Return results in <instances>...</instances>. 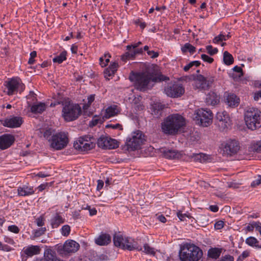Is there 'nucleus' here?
<instances>
[{
  "instance_id": "obj_37",
  "label": "nucleus",
  "mask_w": 261,
  "mask_h": 261,
  "mask_svg": "<svg viewBox=\"0 0 261 261\" xmlns=\"http://www.w3.org/2000/svg\"><path fill=\"white\" fill-rule=\"evenodd\" d=\"M197 81L198 82L199 88L202 89H207L206 84L205 77L201 74H199L197 76Z\"/></svg>"
},
{
  "instance_id": "obj_58",
  "label": "nucleus",
  "mask_w": 261,
  "mask_h": 261,
  "mask_svg": "<svg viewBox=\"0 0 261 261\" xmlns=\"http://www.w3.org/2000/svg\"><path fill=\"white\" fill-rule=\"evenodd\" d=\"M148 55L150 56V57L152 59H154L157 58L159 56V54L157 51H154L153 50H149L147 52Z\"/></svg>"
},
{
  "instance_id": "obj_61",
  "label": "nucleus",
  "mask_w": 261,
  "mask_h": 261,
  "mask_svg": "<svg viewBox=\"0 0 261 261\" xmlns=\"http://www.w3.org/2000/svg\"><path fill=\"white\" fill-rule=\"evenodd\" d=\"M104 56V60H105V63L104 66H106L108 65L109 62H110V58L111 57V55L108 53H106L103 55Z\"/></svg>"
},
{
  "instance_id": "obj_14",
  "label": "nucleus",
  "mask_w": 261,
  "mask_h": 261,
  "mask_svg": "<svg viewBox=\"0 0 261 261\" xmlns=\"http://www.w3.org/2000/svg\"><path fill=\"white\" fill-rule=\"evenodd\" d=\"M240 146L238 141L229 140L226 141L223 148V153L229 156L236 154L240 150Z\"/></svg>"
},
{
  "instance_id": "obj_41",
  "label": "nucleus",
  "mask_w": 261,
  "mask_h": 261,
  "mask_svg": "<svg viewBox=\"0 0 261 261\" xmlns=\"http://www.w3.org/2000/svg\"><path fill=\"white\" fill-rule=\"evenodd\" d=\"M144 250L143 251L146 254L154 255L155 254L154 249L151 247L148 244L146 243L144 245Z\"/></svg>"
},
{
  "instance_id": "obj_21",
  "label": "nucleus",
  "mask_w": 261,
  "mask_h": 261,
  "mask_svg": "<svg viewBox=\"0 0 261 261\" xmlns=\"http://www.w3.org/2000/svg\"><path fill=\"white\" fill-rule=\"evenodd\" d=\"M111 241V236L107 233H102L95 240V243L99 246H105L109 244Z\"/></svg>"
},
{
  "instance_id": "obj_50",
  "label": "nucleus",
  "mask_w": 261,
  "mask_h": 261,
  "mask_svg": "<svg viewBox=\"0 0 261 261\" xmlns=\"http://www.w3.org/2000/svg\"><path fill=\"white\" fill-rule=\"evenodd\" d=\"M201 58L203 61L206 62L210 64L212 63L214 61V59L213 58H211L205 54H202L201 55Z\"/></svg>"
},
{
  "instance_id": "obj_48",
  "label": "nucleus",
  "mask_w": 261,
  "mask_h": 261,
  "mask_svg": "<svg viewBox=\"0 0 261 261\" xmlns=\"http://www.w3.org/2000/svg\"><path fill=\"white\" fill-rule=\"evenodd\" d=\"M177 216L181 221H185L186 220V218H190L191 217L190 216H189L186 214H182L181 211L177 212Z\"/></svg>"
},
{
  "instance_id": "obj_16",
  "label": "nucleus",
  "mask_w": 261,
  "mask_h": 261,
  "mask_svg": "<svg viewBox=\"0 0 261 261\" xmlns=\"http://www.w3.org/2000/svg\"><path fill=\"white\" fill-rule=\"evenodd\" d=\"M23 123L22 118L18 116H11L4 120L3 125L5 126L15 128L19 127Z\"/></svg>"
},
{
  "instance_id": "obj_43",
  "label": "nucleus",
  "mask_w": 261,
  "mask_h": 261,
  "mask_svg": "<svg viewBox=\"0 0 261 261\" xmlns=\"http://www.w3.org/2000/svg\"><path fill=\"white\" fill-rule=\"evenodd\" d=\"M115 72H116L110 69L109 67H108L105 69L103 72L105 77L109 80V77L113 76Z\"/></svg>"
},
{
  "instance_id": "obj_42",
  "label": "nucleus",
  "mask_w": 261,
  "mask_h": 261,
  "mask_svg": "<svg viewBox=\"0 0 261 261\" xmlns=\"http://www.w3.org/2000/svg\"><path fill=\"white\" fill-rule=\"evenodd\" d=\"M200 64V62L199 61L191 62L184 67V70L185 71H188L193 66H195L196 67H198Z\"/></svg>"
},
{
  "instance_id": "obj_13",
  "label": "nucleus",
  "mask_w": 261,
  "mask_h": 261,
  "mask_svg": "<svg viewBox=\"0 0 261 261\" xmlns=\"http://www.w3.org/2000/svg\"><path fill=\"white\" fill-rule=\"evenodd\" d=\"M216 123L221 131L227 130L231 125V121L229 115L225 111L219 112L216 116Z\"/></svg>"
},
{
  "instance_id": "obj_9",
  "label": "nucleus",
  "mask_w": 261,
  "mask_h": 261,
  "mask_svg": "<svg viewBox=\"0 0 261 261\" xmlns=\"http://www.w3.org/2000/svg\"><path fill=\"white\" fill-rule=\"evenodd\" d=\"M94 139L90 136H84L79 138L76 142L74 143V147L81 151H87L94 148L95 143L94 142Z\"/></svg>"
},
{
  "instance_id": "obj_38",
  "label": "nucleus",
  "mask_w": 261,
  "mask_h": 261,
  "mask_svg": "<svg viewBox=\"0 0 261 261\" xmlns=\"http://www.w3.org/2000/svg\"><path fill=\"white\" fill-rule=\"evenodd\" d=\"M250 149L251 151L253 152H259L261 151V141L252 143Z\"/></svg>"
},
{
  "instance_id": "obj_19",
  "label": "nucleus",
  "mask_w": 261,
  "mask_h": 261,
  "mask_svg": "<svg viewBox=\"0 0 261 261\" xmlns=\"http://www.w3.org/2000/svg\"><path fill=\"white\" fill-rule=\"evenodd\" d=\"M123 244L124 247H123L122 249L124 250L129 251L136 250L139 251L142 250V247L139 245L138 242L131 238L126 237Z\"/></svg>"
},
{
  "instance_id": "obj_35",
  "label": "nucleus",
  "mask_w": 261,
  "mask_h": 261,
  "mask_svg": "<svg viewBox=\"0 0 261 261\" xmlns=\"http://www.w3.org/2000/svg\"><path fill=\"white\" fill-rule=\"evenodd\" d=\"M67 51L65 50L61 52L59 55L55 57L53 61L54 63H58L59 64L62 63L64 61L66 60Z\"/></svg>"
},
{
  "instance_id": "obj_44",
  "label": "nucleus",
  "mask_w": 261,
  "mask_h": 261,
  "mask_svg": "<svg viewBox=\"0 0 261 261\" xmlns=\"http://www.w3.org/2000/svg\"><path fill=\"white\" fill-rule=\"evenodd\" d=\"M206 49L207 53L211 56H213L218 52V49L217 48H213L211 45L206 46Z\"/></svg>"
},
{
  "instance_id": "obj_34",
  "label": "nucleus",
  "mask_w": 261,
  "mask_h": 261,
  "mask_svg": "<svg viewBox=\"0 0 261 261\" xmlns=\"http://www.w3.org/2000/svg\"><path fill=\"white\" fill-rule=\"evenodd\" d=\"M116 106H114V107H109L106 110V112L104 117L108 119L111 117L115 116L117 114V112H116Z\"/></svg>"
},
{
  "instance_id": "obj_63",
  "label": "nucleus",
  "mask_w": 261,
  "mask_h": 261,
  "mask_svg": "<svg viewBox=\"0 0 261 261\" xmlns=\"http://www.w3.org/2000/svg\"><path fill=\"white\" fill-rule=\"evenodd\" d=\"M36 223L38 226H42L44 225V219L42 217H39L36 219Z\"/></svg>"
},
{
  "instance_id": "obj_28",
  "label": "nucleus",
  "mask_w": 261,
  "mask_h": 261,
  "mask_svg": "<svg viewBox=\"0 0 261 261\" xmlns=\"http://www.w3.org/2000/svg\"><path fill=\"white\" fill-rule=\"evenodd\" d=\"M46 108L45 103L39 102L33 105L31 108V111L34 114H41L46 110Z\"/></svg>"
},
{
  "instance_id": "obj_15",
  "label": "nucleus",
  "mask_w": 261,
  "mask_h": 261,
  "mask_svg": "<svg viewBox=\"0 0 261 261\" xmlns=\"http://www.w3.org/2000/svg\"><path fill=\"white\" fill-rule=\"evenodd\" d=\"M80 248V244L72 240L65 241L62 249L60 250V254L65 255L76 252Z\"/></svg>"
},
{
  "instance_id": "obj_30",
  "label": "nucleus",
  "mask_w": 261,
  "mask_h": 261,
  "mask_svg": "<svg viewBox=\"0 0 261 261\" xmlns=\"http://www.w3.org/2000/svg\"><path fill=\"white\" fill-rule=\"evenodd\" d=\"M191 157L194 161L199 162L200 163H204L210 158L208 155L202 153H193L191 155Z\"/></svg>"
},
{
  "instance_id": "obj_39",
  "label": "nucleus",
  "mask_w": 261,
  "mask_h": 261,
  "mask_svg": "<svg viewBox=\"0 0 261 261\" xmlns=\"http://www.w3.org/2000/svg\"><path fill=\"white\" fill-rule=\"evenodd\" d=\"M245 242L249 246L252 247H256L259 243L258 241L253 237H249L247 238Z\"/></svg>"
},
{
  "instance_id": "obj_53",
  "label": "nucleus",
  "mask_w": 261,
  "mask_h": 261,
  "mask_svg": "<svg viewBox=\"0 0 261 261\" xmlns=\"http://www.w3.org/2000/svg\"><path fill=\"white\" fill-rule=\"evenodd\" d=\"M99 122L101 123L100 119L97 118L96 116H95L93 118L92 120L90 122L89 125L91 127L94 126L98 124Z\"/></svg>"
},
{
  "instance_id": "obj_60",
  "label": "nucleus",
  "mask_w": 261,
  "mask_h": 261,
  "mask_svg": "<svg viewBox=\"0 0 261 261\" xmlns=\"http://www.w3.org/2000/svg\"><path fill=\"white\" fill-rule=\"evenodd\" d=\"M87 107H89L95 99V94H91L88 97Z\"/></svg>"
},
{
  "instance_id": "obj_1",
  "label": "nucleus",
  "mask_w": 261,
  "mask_h": 261,
  "mask_svg": "<svg viewBox=\"0 0 261 261\" xmlns=\"http://www.w3.org/2000/svg\"><path fill=\"white\" fill-rule=\"evenodd\" d=\"M129 79L133 82L135 88L142 92H145L148 89V85L151 81L161 82L169 80L168 77L162 74L152 78L150 73L145 72H133Z\"/></svg>"
},
{
  "instance_id": "obj_32",
  "label": "nucleus",
  "mask_w": 261,
  "mask_h": 261,
  "mask_svg": "<svg viewBox=\"0 0 261 261\" xmlns=\"http://www.w3.org/2000/svg\"><path fill=\"white\" fill-rule=\"evenodd\" d=\"M53 250L50 249H47L44 253V257L36 258L34 261H53Z\"/></svg>"
},
{
  "instance_id": "obj_23",
  "label": "nucleus",
  "mask_w": 261,
  "mask_h": 261,
  "mask_svg": "<svg viewBox=\"0 0 261 261\" xmlns=\"http://www.w3.org/2000/svg\"><path fill=\"white\" fill-rule=\"evenodd\" d=\"M160 152L162 153L164 157L168 159H174L178 158L179 154L175 150L169 149L166 148H161Z\"/></svg>"
},
{
  "instance_id": "obj_40",
  "label": "nucleus",
  "mask_w": 261,
  "mask_h": 261,
  "mask_svg": "<svg viewBox=\"0 0 261 261\" xmlns=\"http://www.w3.org/2000/svg\"><path fill=\"white\" fill-rule=\"evenodd\" d=\"M54 132L55 130L52 128L46 129L43 133V136L45 138L51 142V139L52 138V136L54 135L53 133Z\"/></svg>"
},
{
  "instance_id": "obj_45",
  "label": "nucleus",
  "mask_w": 261,
  "mask_h": 261,
  "mask_svg": "<svg viewBox=\"0 0 261 261\" xmlns=\"http://www.w3.org/2000/svg\"><path fill=\"white\" fill-rule=\"evenodd\" d=\"M70 232V227L68 225H65L62 226L61 229L62 234L64 236L67 237Z\"/></svg>"
},
{
  "instance_id": "obj_22",
  "label": "nucleus",
  "mask_w": 261,
  "mask_h": 261,
  "mask_svg": "<svg viewBox=\"0 0 261 261\" xmlns=\"http://www.w3.org/2000/svg\"><path fill=\"white\" fill-rule=\"evenodd\" d=\"M33 187L23 185L22 187H19L17 189L18 195L19 196H28L34 193Z\"/></svg>"
},
{
  "instance_id": "obj_26",
  "label": "nucleus",
  "mask_w": 261,
  "mask_h": 261,
  "mask_svg": "<svg viewBox=\"0 0 261 261\" xmlns=\"http://www.w3.org/2000/svg\"><path fill=\"white\" fill-rule=\"evenodd\" d=\"M164 108V106L161 103H154L152 107V114L154 115V117L159 118L162 115Z\"/></svg>"
},
{
  "instance_id": "obj_29",
  "label": "nucleus",
  "mask_w": 261,
  "mask_h": 261,
  "mask_svg": "<svg viewBox=\"0 0 261 261\" xmlns=\"http://www.w3.org/2000/svg\"><path fill=\"white\" fill-rule=\"evenodd\" d=\"M64 222V219L58 213L51 219V225L53 228H57Z\"/></svg>"
},
{
  "instance_id": "obj_24",
  "label": "nucleus",
  "mask_w": 261,
  "mask_h": 261,
  "mask_svg": "<svg viewBox=\"0 0 261 261\" xmlns=\"http://www.w3.org/2000/svg\"><path fill=\"white\" fill-rule=\"evenodd\" d=\"M40 249L38 246L31 245L25 249H23L22 252L24 255H27L28 257H32L34 255H37L40 253Z\"/></svg>"
},
{
  "instance_id": "obj_52",
  "label": "nucleus",
  "mask_w": 261,
  "mask_h": 261,
  "mask_svg": "<svg viewBox=\"0 0 261 261\" xmlns=\"http://www.w3.org/2000/svg\"><path fill=\"white\" fill-rule=\"evenodd\" d=\"M222 37H223V34H220L218 36L215 37L213 40V42L214 43L217 44L219 42L226 40V38H222Z\"/></svg>"
},
{
  "instance_id": "obj_5",
  "label": "nucleus",
  "mask_w": 261,
  "mask_h": 261,
  "mask_svg": "<svg viewBox=\"0 0 261 261\" xmlns=\"http://www.w3.org/2000/svg\"><path fill=\"white\" fill-rule=\"evenodd\" d=\"M81 114V108L77 103L66 102L62 108V116L66 122L76 120Z\"/></svg>"
},
{
  "instance_id": "obj_47",
  "label": "nucleus",
  "mask_w": 261,
  "mask_h": 261,
  "mask_svg": "<svg viewBox=\"0 0 261 261\" xmlns=\"http://www.w3.org/2000/svg\"><path fill=\"white\" fill-rule=\"evenodd\" d=\"M206 84L207 89L210 88L215 81V77L213 76H209L205 77Z\"/></svg>"
},
{
  "instance_id": "obj_57",
  "label": "nucleus",
  "mask_w": 261,
  "mask_h": 261,
  "mask_svg": "<svg viewBox=\"0 0 261 261\" xmlns=\"http://www.w3.org/2000/svg\"><path fill=\"white\" fill-rule=\"evenodd\" d=\"M118 67V63L116 62H113L110 63V65L108 67H109L115 72H116Z\"/></svg>"
},
{
  "instance_id": "obj_62",
  "label": "nucleus",
  "mask_w": 261,
  "mask_h": 261,
  "mask_svg": "<svg viewBox=\"0 0 261 261\" xmlns=\"http://www.w3.org/2000/svg\"><path fill=\"white\" fill-rule=\"evenodd\" d=\"M85 209H87L89 211V213L90 216H94L96 215L97 210L95 208H91L90 206L87 205Z\"/></svg>"
},
{
  "instance_id": "obj_59",
  "label": "nucleus",
  "mask_w": 261,
  "mask_h": 261,
  "mask_svg": "<svg viewBox=\"0 0 261 261\" xmlns=\"http://www.w3.org/2000/svg\"><path fill=\"white\" fill-rule=\"evenodd\" d=\"M199 139V137L196 133L191 134L190 137V140L191 142L197 141Z\"/></svg>"
},
{
  "instance_id": "obj_8",
  "label": "nucleus",
  "mask_w": 261,
  "mask_h": 261,
  "mask_svg": "<svg viewBox=\"0 0 261 261\" xmlns=\"http://www.w3.org/2000/svg\"><path fill=\"white\" fill-rule=\"evenodd\" d=\"M68 143V134L63 132L53 135L51 139L50 147L59 150L64 148Z\"/></svg>"
},
{
  "instance_id": "obj_56",
  "label": "nucleus",
  "mask_w": 261,
  "mask_h": 261,
  "mask_svg": "<svg viewBox=\"0 0 261 261\" xmlns=\"http://www.w3.org/2000/svg\"><path fill=\"white\" fill-rule=\"evenodd\" d=\"M224 226V222L220 220L215 223L214 227L216 229H221Z\"/></svg>"
},
{
  "instance_id": "obj_10",
  "label": "nucleus",
  "mask_w": 261,
  "mask_h": 261,
  "mask_svg": "<svg viewBox=\"0 0 261 261\" xmlns=\"http://www.w3.org/2000/svg\"><path fill=\"white\" fill-rule=\"evenodd\" d=\"M5 86L8 89L7 94L12 95L19 92L21 93L25 89V85L22 83L21 79L15 77L5 82Z\"/></svg>"
},
{
  "instance_id": "obj_27",
  "label": "nucleus",
  "mask_w": 261,
  "mask_h": 261,
  "mask_svg": "<svg viewBox=\"0 0 261 261\" xmlns=\"http://www.w3.org/2000/svg\"><path fill=\"white\" fill-rule=\"evenodd\" d=\"M222 251V248L216 247L211 248L209 249L207 251V256L210 258L216 259L220 256Z\"/></svg>"
},
{
  "instance_id": "obj_31",
  "label": "nucleus",
  "mask_w": 261,
  "mask_h": 261,
  "mask_svg": "<svg viewBox=\"0 0 261 261\" xmlns=\"http://www.w3.org/2000/svg\"><path fill=\"white\" fill-rule=\"evenodd\" d=\"M126 50L127 51H126L125 54L121 56V60L125 62L129 60H134L136 58V55L134 51V49L126 48Z\"/></svg>"
},
{
  "instance_id": "obj_4",
  "label": "nucleus",
  "mask_w": 261,
  "mask_h": 261,
  "mask_svg": "<svg viewBox=\"0 0 261 261\" xmlns=\"http://www.w3.org/2000/svg\"><path fill=\"white\" fill-rule=\"evenodd\" d=\"M244 120L247 128L254 130L261 127V112L255 108H248L244 113Z\"/></svg>"
},
{
  "instance_id": "obj_55",
  "label": "nucleus",
  "mask_w": 261,
  "mask_h": 261,
  "mask_svg": "<svg viewBox=\"0 0 261 261\" xmlns=\"http://www.w3.org/2000/svg\"><path fill=\"white\" fill-rule=\"evenodd\" d=\"M260 184H261V175H258L257 178L252 182L251 186L252 187H255Z\"/></svg>"
},
{
  "instance_id": "obj_7",
  "label": "nucleus",
  "mask_w": 261,
  "mask_h": 261,
  "mask_svg": "<svg viewBox=\"0 0 261 261\" xmlns=\"http://www.w3.org/2000/svg\"><path fill=\"white\" fill-rule=\"evenodd\" d=\"M213 113L210 110L200 109L196 110L194 114L193 119L198 124L207 126L212 122Z\"/></svg>"
},
{
  "instance_id": "obj_2",
  "label": "nucleus",
  "mask_w": 261,
  "mask_h": 261,
  "mask_svg": "<svg viewBox=\"0 0 261 261\" xmlns=\"http://www.w3.org/2000/svg\"><path fill=\"white\" fill-rule=\"evenodd\" d=\"M186 125L185 118L179 114H173L166 117L161 123L162 132L166 135L177 134L181 128Z\"/></svg>"
},
{
  "instance_id": "obj_11",
  "label": "nucleus",
  "mask_w": 261,
  "mask_h": 261,
  "mask_svg": "<svg viewBox=\"0 0 261 261\" xmlns=\"http://www.w3.org/2000/svg\"><path fill=\"white\" fill-rule=\"evenodd\" d=\"M164 92L169 97H179L184 94L185 88L180 84L169 83L165 87Z\"/></svg>"
},
{
  "instance_id": "obj_33",
  "label": "nucleus",
  "mask_w": 261,
  "mask_h": 261,
  "mask_svg": "<svg viewBox=\"0 0 261 261\" xmlns=\"http://www.w3.org/2000/svg\"><path fill=\"white\" fill-rule=\"evenodd\" d=\"M223 62L226 65H230L233 63L234 59L232 56L227 51L223 53Z\"/></svg>"
},
{
  "instance_id": "obj_51",
  "label": "nucleus",
  "mask_w": 261,
  "mask_h": 261,
  "mask_svg": "<svg viewBox=\"0 0 261 261\" xmlns=\"http://www.w3.org/2000/svg\"><path fill=\"white\" fill-rule=\"evenodd\" d=\"M46 230V229L45 227H41L35 231L34 235L36 237H39L43 234Z\"/></svg>"
},
{
  "instance_id": "obj_25",
  "label": "nucleus",
  "mask_w": 261,
  "mask_h": 261,
  "mask_svg": "<svg viewBox=\"0 0 261 261\" xmlns=\"http://www.w3.org/2000/svg\"><path fill=\"white\" fill-rule=\"evenodd\" d=\"M126 238H124L120 232L115 233L113 236V242L116 247L123 249L124 247V243L125 241Z\"/></svg>"
},
{
  "instance_id": "obj_46",
  "label": "nucleus",
  "mask_w": 261,
  "mask_h": 261,
  "mask_svg": "<svg viewBox=\"0 0 261 261\" xmlns=\"http://www.w3.org/2000/svg\"><path fill=\"white\" fill-rule=\"evenodd\" d=\"M107 128H112V129H119V130H123V127L121 124L119 123L116 124H108L106 125Z\"/></svg>"
},
{
  "instance_id": "obj_20",
  "label": "nucleus",
  "mask_w": 261,
  "mask_h": 261,
  "mask_svg": "<svg viewBox=\"0 0 261 261\" xmlns=\"http://www.w3.org/2000/svg\"><path fill=\"white\" fill-rule=\"evenodd\" d=\"M220 96L214 91H210L206 96L205 102L207 105L215 106L220 102Z\"/></svg>"
},
{
  "instance_id": "obj_18",
  "label": "nucleus",
  "mask_w": 261,
  "mask_h": 261,
  "mask_svg": "<svg viewBox=\"0 0 261 261\" xmlns=\"http://www.w3.org/2000/svg\"><path fill=\"white\" fill-rule=\"evenodd\" d=\"M224 98L225 102L231 108L237 107L240 103V98L233 93L225 92Z\"/></svg>"
},
{
  "instance_id": "obj_49",
  "label": "nucleus",
  "mask_w": 261,
  "mask_h": 261,
  "mask_svg": "<svg viewBox=\"0 0 261 261\" xmlns=\"http://www.w3.org/2000/svg\"><path fill=\"white\" fill-rule=\"evenodd\" d=\"M8 230L15 233H18L20 229L18 226L15 225H10L8 227Z\"/></svg>"
},
{
  "instance_id": "obj_17",
  "label": "nucleus",
  "mask_w": 261,
  "mask_h": 261,
  "mask_svg": "<svg viewBox=\"0 0 261 261\" xmlns=\"http://www.w3.org/2000/svg\"><path fill=\"white\" fill-rule=\"evenodd\" d=\"M14 136L10 134H4L0 136V149L4 150L10 147L14 142Z\"/></svg>"
},
{
  "instance_id": "obj_64",
  "label": "nucleus",
  "mask_w": 261,
  "mask_h": 261,
  "mask_svg": "<svg viewBox=\"0 0 261 261\" xmlns=\"http://www.w3.org/2000/svg\"><path fill=\"white\" fill-rule=\"evenodd\" d=\"M96 261H109L107 256L105 255H101Z\"/></svg>"
},
{
  "instance_id": "obj_3",
  "label": "nucleus",
  "mask_w": 261,
  "mask_h": 261,
  "mask_svg": "<svg viewBox=\"0 0 261 261\" xmlns=\"http://www.w3.org/2000/svg\"><path fill=\"white\" fill-rule=\"evenodd\" d=\"M203 253L200 248L193 244L186 243L180 246L179 256L181 261H198Z\"/></svg>"
},
{
  "instance_id": "obj_6",
  "label": "nucleus",
  "mask_w": 261,
  "mask_h": 261,
  "mask_svg": "<svg viewBox=\"0 0 261 261\" xmlns=\"http://www.w3.org/2000/svg\"><path fill=\"white\" fill-rule=\"evenodd\" d=\"M144 135L140 130L134 132L132 137L127 138L125 144L122 147V149L125 151H134L140 148L143 144Z\"/></svg>"
},
{
  "instance_id": "obj_54",
  "label": "nucleus",
  "mask_w": 261,
  "mask_h": 261,
  "mask_svg": "<svg viewBox=\"0 0 261 261\" xmlns=\"http://www.w3.org/2000/svg\"><path fill=\"white\" fill-rule=\"evenodd\" d=\"M233 71L239 73V78L243 76V71L242 68L238 66H235L233 68Z\"/></svg>"
},
{
  "instance_id": "obj_36",
  "label": "nucleus",
  "mask_w": 261,
  "mask_h": 261,
  "mask_svg": "<svg viewBox=\"0 0 261 261\" xmlns=\"http://www.w3.org/2000/svg\"><path fill=\"white\" fill-rule=\"evenodd\" d=\"M183 53L189 51L191 54H193L196 51V48L189 43H186L181 48Z\"/></svg>"
},
{
  "instance_id": "obj_12",
  "label": "nucleus",
  "mask_w": 261,
  "mask_h": 261,
  "mask_svg": "<svg viewBox=\"0 0 261 261\" xmlns=\"http://www.w3.org/2000/svg\"><path fill=\"white\" fill-rule=\"evenodd\" d=\"M97 144L99 148L104 149H115L119 147V142L116 140L105 135L101 136L97 139Z\"/></svg>"
}]
</instances>
